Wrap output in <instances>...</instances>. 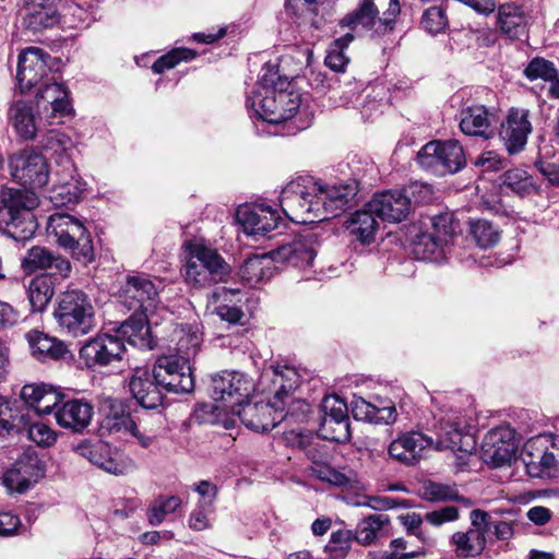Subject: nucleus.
<instances>
[{
  "instance_id": "09e8293b",
  "label": "nucleus",
  "mask_w": 559,
  "mask_h": 559,
  "mask_svg": "<svg viewBox=\"0 0 559 559\" xmlns=\"http://www.w3.org/2000/svg\"><path fill=\"white\" fill-rule=\"evenodd\" d=\"M354 35L350 33L335 39L329 47L328 55L325 57V66L335 72H343L349 62L348 57L344 50L353 41Z\"/></svg>"
},
{
  "instance_id": "a19ab883",
  "label": "nucleus",
  "mask_w": 559,
  "mask_h": 559,
  "mask_svg": "<svg viewBox=\"0 0 559 559\" xmlns=\"http://www.w3.org/2000/svg\"><path fill=\"white\" fill-rule=\"evenodd\" d=\"M91 10V2H62L60 21L70 28L87 27L95 20Z\"/></svg>"
},
{
  "instance_id": "20e7f679",
  "label": "nucleus",
  "mask_w": 559,
  "mask_h": 559,
  "mask_svg": "<svg viewBox=\"0 0 559 559\" xmlns=\"http://www.w3.org/2000/svg\"><path fill=\"white\" fill-rule=\"evenodd\" d=\"M187 248L189 253L181 272L190 287L202 289L227 280L230 266L216 249L197 241L187 243Z\"/></svg>"
},
{
  "instance_id": "58836bf2",
  "label": "nucleus",
  "mask_w": 559,
  "mask_h": 559,
  "mask_svg": "<svg viewBox=\"0 0 559 559\" xmlns=\"http://www.w3.org/2000/svg\"><path fill=\"white\" fill-rule=\"evenodd\" d=\"M136 316L126 320L116 334L120 335L123 340L134 346H146L148 345L147 336L150 334L148 318L151 314H144L141 312H134Z\"/></svg>"
},
{
  "instance_id": "5701e85b",
  "label": "nucleus",
  "mask_w": 559,
  "mask_h": 559,
  "mask_svg": "<svg viewBox=\"0 0 559 559\" xmlns=\"http://www.w3.org/2000/svg\"><path fill=\"white\" fill-rule=\"evenodd\" d=\"M464 421L459 416L441 417L432 449L469 453L474 448V441L472 436L464 433Z\"/></svg>"
},
{
  "instance_id": "dca6fc26",
  "label": "nucleus",
  "mask_w": 559,
  "mask_h": 559,
  "mask_svg": "<svg viewBox=\"0 0 559 559\" xmlns=\"http://www.w3.org/2000/svg\"><path fill=\"white\" fill-rule=\"evenodd\" d=\"M323 417L320 435L323 439L344 443L350 439V425L346 403L336 395L325 396L322 401Z\"/></svg>"
},
{
  "instance_id": "49530a36",
  "label": "nucleus",
  "mask_w": 559,
  "mask_h": 559,
  "mask_svg": "<svg viewBox=\"0 0 559 559\" xmlns=\"http://www.w3.org/2000/svg\"><path fill=\"white\" fill-rule=\"evenodd\" d=\"M445 245L435 235L423 233L413 242V253L417 260H438Z\"/></svg>"
},
{
  "instance_id": "13d9d810",
  "label": "nucleus",
  "mask_w": 559,
  "mask_h": 559,
  "mask_svg": "<svg viewBox=\"0 0 559 559\" xmlns=\"http://www.w3.org/2000/svg\"><path fill=\"white\" fill-rule=\"evenodd\" d=\"M41 145L45 150L64 154V156H61V164H63L66 157L69 158L68 152L74 147V142L68 134L60 131L50 130L45 135Z\"/></svg>"
},
{
  "instance_id": "423d86ee",
  "label": "nucleus",
  "mask_w": 559,
  "mask_h": 559,
  "mask_svg": "<svg viewBox=\"0 0 559 559\" xmlns=\"http://www.w3.org/2000/svg\"><path fill=\"white\" fill-rule=\"evenodd\" d=\"M47 233L60 247L71 250L76 260L91 262L94 259L92 236L76 217L61 212L50 215Z\"/></svg>"
},
{
  "instance_id": "393cba45",
  "label": "nucleus",
  "mask_w": 559,
  "mask_h": 559,
  "mask_svg": "<svg viewBox=\"0 0 559 559\" xmlns=\"http://www.w3.org/2000/svg\"><path fill=\"white\" fill-rule=\"evenodd\" d=\"M433 444V438L420 431H409L390 443L389 454L401 463L414 465L424 456L426 450L432 449Z\"/></svg>"
},
{
  "instance_id": "72a5a7b5",
  "label": "nucleus",
  "mask_w": 559,
  "mask_h": 559,
  "mask_svg": "<svg viewBox=\"0 0 559 559\" xmlns=\"http://www.w3.org/2000/svg\"><path fill=\"white\" fill-rule=\"evenodd\" d=\"M9 119L22 140L32 141L36 138L38 122L31 104L23 99L14 102L9 109Z\"/></svg>"
},
{
  "instance_id": "7ed1b4c3",
  "label": "nucleus",
  "mask_w": 559,
  "mask_h": 559,
  "mask_svg": "<svg viewBox=\"0 0 559 559\" xmlns=\"http://www.w3.org/2000/svg\"><path fill=\"white\" fill-rule=\"evenodd\" d=\"M316 251L312 247L296 241L281 246L267 254L247 258L239 267L238 276L245 285L255 287L272 277L275 263L306 269L312 265Z\"/></svg>"
},
{
  "instance_id": "1a4fd4ad",
  "label": "nucleus",
  "mask_w": 559,
  "mask_h": 559,
  "mask_svg": "<svg viewBox=\"0 0 559 559\" xmlns=\"http://www.w3.org/2000/svg\"><path fill=\"white\" fill-rule=\"evenodd\" d=\"M521 455L531 476H550L559 465V437L542 435L532 438L525 443Z\"/></svg>"
},
{
  "instance_id": "0e129e2a",
  "label": "nucleus",
  "mask_w": 559,
  "mask_h": 559,
  "mask_svg": "<svg viewBox=\"0 0 559 559\" xmlns=\"http://www.w3.org/2000/svg\"><path fill=\"white\" fill-rule=\"evenodd\" d=\"M312 472L318 479L334 486H346L350 481L349 477H347L344 473L336 471L326 464H317L312 468Z\"/></svg>"
},
{
  "instance_id": "cd10ccee",
  "label": "nucleus",
  "mask_w": 559,
  "mask_h": 559,
  "mask_svg": "<svg viewBox=\"0 0 559 559\" xmlns=\"http://www.w3.org/2000/svg\"><path fill=\"white\" fill-rule=\"evenodd\" d=\"M32 356L41 362L66 359L70 350L63 341L50 336L38 330H31L25 334Z\"/></svg>"
},
{
  "instance_id": "c756f323",
  "label": "nucleus",
  "mask_w": 559,
  "mask_h": 559,
  "mask_svg": "<svg viewBox=\"0 0 559 559\" xmlns=\"http://www.w3.org/2000/svg\"><path fill=\"white\" fill-rule=\"evenodd\" d=\"M378 13L379 11L373 2H362L356 11L344 16L340 25L350 29H355L360 25L365 29L372 31L374 35L381 36L388 33L390 21L379 20Z\"/></svg>"
},
{
  "instance_id": "ddd939ff",
  "label": "nucleus",
  "mask_w": 559,
  "mask_h": 559,
  "mask_svg": "<svg viewBox=\"0 0 559 559\" xmlns=\"http://www.w3.org/2000/svg\"><path fill=\"white\" fill-rule=\"evenodd\" d=\"M155 378L163 390L174 393H189L194 388L190 364L185 357L164 356L157 359Z\"/></svg>"
},
{
  "instance_id": "ea45409f",
  "label": "nucleus",
  "mask_w": 559,
  "mask_h": 559,
  "mask_svg": "<svg viewBox=\"0 0 559 559\" xmlns=\"http://www.w3.org/2000/svg\"><path fill=\"white\" fill-rule=\"evenodd\" d=\"M37 103H47L55 115L66 116L71 111L68 92L60 83H45L36 94Z\"/></svg>"
},
{
  "instance_id": "c9c22d12",
  "label": "nucleus",
  "mask_w": 559,
  "mask_h": 559,
  "mask_svg": "<svg viewBox=\"0 0 559 559\" xmlns=\"http://www.w3.org/2000/svg\"><path fill=\"white\" fill-rule=\"evenodd\" d=\"M390 526V518L383 513H374L361 519L355 530V540L362 545L369 546L378 538L388 534Z\"/></svg>"
},
{
  "instance_id": "603ef678",
  "label": "nucleus",
  "mask_w": 559,
  "mask_h": 559,
  "mask_svg": "<svg viewBox=\"0 0 559 559\" xmlns=\"http://www.w3.org/2000/svg\"><path fill=\"white\" fill-rule=\"evenodd\" d=\"M289 81L278 73L277 64L265 63L253 91L286 90Z\"/></svg>"
},
{
  "instance_id": "4d7b16f0",
  "label": "nucleus",
  "mask_w": 559,
  "mask_h": 559,
  "mask_svg": "<svg viewBox=\"0 0 559 559\" xmlns=\"http://www.w3.org/2000/svg\"><path fill=\"white\" fill-rule=\"evenodd\" d=\"M524 75L530 81L540 79L544 81L554 82L557 79L558 73L552 62L544 58L536 57L532 59L525 68Z\"/></svg>"
},
{
  "instance_id": "338daca9",
  "label": "nucleus",
  "mask_w": 559,
  "mask_h": 559,
  "mask_svg": "<svg viewBox=\"0 0 559 559\" xmlns=\"http://www.w3.org/2000/svg\"><path fill=\"white\" fill-rule=\"evenodd\" d=\"M28 439L41 447H50L55 443L57 435L43 423L33 424L27 431Z\"/></svg>"
},
{
  "instance_id": "f03ea898",
  "label": "nucleus",
  "mask_w": 559,
  "mask_h": 559,
  "mask_svg": "<svg viewBox=\"0 0 559 559\" xmlns=\"http://www.w3.org/2000/svg\"><path fill=\"white\" fill-rule=\"evenodd\" d=\"M357 191L355 180L324 187L310 177H299L283 188L280 203L290 221L297 224H311L338 216Z\"/></svg>"
},
{
  "instance_id": "a211bd4d",
  "label": "nucleus",
  "mask_w": 559,
  "mask_h": 559,
  "mask_svg": "<svg viewBox=\"0 0 559 559\" xmlns=\"http://www.w3.org/2000/svg\"><path fill=\"white\" fill-rule=\"evenodd\" d=\"M50 56L38 47H28L19 56L16 80L21 93L31 91L48 76Z\"/></svg>"
},
{
  "instance_id": "a878e982",
  "label": "nucleus",
  "mask_w": 559,
  "mask_h": 559,
  "mask_svg": "<svg viewBox=\"0 0 559 559\" xmlns=\"http://www.w3.org/2000/svg\"><path fill=\"white\" fill-rule=\"evenodd\" d=\"M370 211L382 221L397 223L405 219L409 214L408 201L400 190H389L376 194L368 203Z\"/></svg>"
},
{
  "instance_id": "f257e3e1",
  "label": "nucleus",
  "mask_w": 559,
  "mask_h": 559,
  "mask_svg": "<svg viewBox=\"0 0 559 559\" xmlns=\"http://www.w3.org/2000/svg\"><path fill=\"white\" fill-rule=\"evenodd\" d=\"M8 170L13 182L24 189L4 187L0 200V231L16 241L33 237L36 222L32 211L39 204L35 189L50 180L47 158L34 147H24L8 155Z\"/></svg>"
},
{
  "instance_id": "f704fd0d",
  "label": "nucleus",
  "mask_w": 559,
  "mask_h": 559,
  "mask_svg": "<svg viewBox=\"0 0 559 559\" xmlns=\"http://www.w3.org/2000/svg\"><path fill=\"white\" fill-rule=\"evenodd\" d=\"M376 217V213L366 205L364 210L353 213L344 222V226L356 240L362 245H370L374 241L379 228Z\"/></svg>"
},
{
  "instance_id": "412c9836",
  "label": "nucleus",
  "mask_w": 559,
  "mask_h": 559,
  "mask_svg": "<svg viewBox=\"0 0 559 559\" xmlns=\"http://www.w3.org/2000/svg\"><path fill=\"white\" fill-rule=\"evenodd\" d=\"M129 391L136 403L145 409H156L163 405L162 384L155 378V369L136 367L129 378Z\"/></svg>"
},
{
  "instance_id": "6e6d98bb",
  "label": "nucleus",
  "mask_w": 559,
  "mask_h": 559,
  "mask_svg": "<svg viewBox=\"0 0 559 559\" xmlns=\"http://www.w3.org/2000/svg\"><path fill=\"white\" fill-rule=\"evenodd\" d=\"M503 185L522 197L534 190L532 177L525 170L519 168L510 169L503 174Z\"/></svg>"
},
{
  "instance_id": "9d476101",
  "label": "nucleus",
  "mask_w": 559,
  "mask_h": 559,
  "mask_svg": "<svg viewBox=\"0 0 559 559\" xmlns=\"http://www.w3.org/2000/svg\"><path fill=\"white\" fill-rule=\"evenodd\" d=\"M119 298L129 310L144 314H153L159 302L157 287L151 277L143 273L127 276Z\"/></svg>"
},
{
  "instance_id": "774afa93",
  "label": "nucleus",
  "mask_w": 559,
  "mask_h": 559,
  "mask_svg": "<svg viewBox=\"0 0 559 559\" xmlns=\"http://www.w3.org/2000/svg\"><path fill=\"white\" fill-rule=\"evenodd\" d=\"M40 402L36 408L39 414H51L56 417V409L63 403L62 394L58 393L51 385H48L45 394L41 395Z\"/></svg>"
},
{
  "instance_id": "a18cd8bd",
  "label": "nucleus",
  "mask_w": 559,
  "mask_h": 559,
  "mask_svg": "<svg viewBox=\"0 0 559 559\" xmlns=\"http://www.w3.org/2000/svg\"><path fill=\"white\" fill-rule=\"evenodd\" d=\"M60 167V169L52 173V178L56 182L64 186V188L73 194V198L79 200L85 189V182L81 180L70 158L66 157L64 163L61 164Z\"/></svg>"
},
{
  "instance_id": "39448f33",
  "label": "nucleus",
  "mask_w": 559,
  "mask_h": 559,
  "mask_svg": "<svg viewBox=\"0 0 559 559\" xmlns=\"http://www.w3.org/2000/svg\"><path fill=\"white\" fill-rule=\"evenodd\" d=\"M53 316L59 328L74 337L86 335L96 324L92 301L79 289L67 290L58 297Z\"/></svg>"
},
{
  "instance_id": "bb28decb",
  "label": "nucleus",
  "mask_w": 559,
  "mask_h": 559,
  "mask_svg": "<svg viewBox=\"0 0 559 559\" xmlns=\"http://www.w3.org/2000/svg\"><path fill=\"white\" fill-rule=\"evenodd\" d=\"M93 406L80 399L63 401L56 409V423L72 432L83 431L93 417Z\"/></svg>"
},
{
  "instance_id": "b1692460",
  "label": "nucleus",
  "mask_w": 559,
  "mask_h": 559,
  "mask_svg": "<svg viewBox=\"0 0 559 559\" xmlns=\"http://www.w3.org/2000/svg\"><path fill=\"white\" fill-rule=\"evenodd\" d=\"M40 461L34 451H25L4 474L3 481L9 490L26 491L43 476Z\"/></svg>"
},
{
  "instance_id": "e433bc0d",
  "label": "nucleus",
  "mask_w": 559,
  "mask_h": 559,
  "mask_svg": "<svg viewBox=\"0 0 559 559\" xmlns=\"http://www.w3.org/2000/svg\"><path fill=\"white\" fill-rule=\"evenodd\" d=\"M450 544L459 559L475 558L484 551L486 537L478 530H467L454 533Z\"/></svg>"
},
{
  "instance_id": "2eb2a0df",
  "label": "nucleus",
  "mask_w": 559,
  "mask_h": 559,
  "mask_svg": "<svg viewBox=\"0 0 559 559\" xmlns=\"http://www.w3.org/2000/svg\"><path fill=\"white\" fill-rule=\"evenodd\" d=\"M75 452L109 474L124 475L134 468L131 459L114 451L104 441H83L75 447Z\"/></svg>"
},
{
  "instance_id": "3c124183",
  "label": "nucleus",
  "mask_w": 559,
  "mask_h": 559,
  "mask_svg": "<svg viewBox=\"0 0 559 559\" xmlns=\"http://www.w3.org/2000/svg\"><path fill=\"white\" fill-rule=\"evenodd\" d=\"M421 496L428 501H447V500H462L460 498L455 485L441 484L436 481H427L421 487Z\"/></svg>"
},
{
  "instance_id": "c85d7f7f",
  "label": "nucleus",
  "mask_w": 559,
  "mask_h": 559,
  "mask_svg": "<svg viewBox=\"0 0 559 559\" xmlns=\"http://www.w3.org/2000/svg\"><path fill=\"white\" fill-rule=\"evenodd\" d=\"M22 266L27 272L50 270L62 277H67L71 271V264L67 259L53 254L45 247L31 248L22 261Z\"/></svg>"
},
{
  "instance_id": "4be33fe9",
  "label": "nucleus",
  "mask_w": 559,
  "mask_h": 559,
  "mask_svg": "<svg viewBox=\"0 0 559 559\" xmlns=\"http://www.w3.org/2000/svg\"><path fill=\"white\" fill-rule=\"evenodd\" d=\"M236 217L243 231L254 237L266 236L278 226L281 221L277 212L265 204L239 206Z\"/></svg>"
},
{
  "instance_id": "79ce46f5",
  "label": "nucleus",
  "mask_w": 559,
  "mask_h": 559,
  "mask_svg": "<svg viewBox=\"0 0 559 559\" xmlns=\"http://www.w3.org/2000/svg\"><path fill=\"white\" fill-rule=\"evenodd\" d=\"M28 300L34 312L45 310L53 296V283L49 276L41 275L29 282Z\"/></svg>"
},
{
  "instance_id": "052dcab7",
  "label": "nucleus",
  "mask_w": 559,
  "mask_h": 559,
  "mask_svg": "<svg viewBox=\"0 0 559 559\" xmlns=\"http://www.w3.org/2000/svg\"><path fill=\"white\" fill-rule=\"evenodd\" d=\"M400 191L406 197L409 211L415 205L429 202L433 194L431 186L419 181L412 182Z\"/></svg>"
},
{
  "instance_id": "f3484780",
  "label": "nucleus",
  "mask_w": 559,
  "mask_h": 559,
  "mask_svg": "<svg viewBox=\"0 0 559 559\" xmlns=\"http://www.w3.org/2000/svg\"><path fill=\"white\" fill-rule=\"evenodd\" d=\"M233 414H237L248 429L255 432H267L284 420L288 412L285 413V408L274 402H243Z\"/></svg>"
},
{
  "instance_id": "864d4df0",
  "label": "nucleus",
  "mask_w": 559,
  "mask_h": 559,
  "mask_svg": "<svg viewBox=\"0 0 559 559\" xmlns=\"http://www.w3.org/2000/svg\"><path fill=\"white\" fill-rule=\"evenodd\" d=\"M355 539V532L338 530L331 534L330 540L325 546L331 559H344L350 549L352 542Z\"/></svg>"
},
{
  "instance_id": "6e6552de",
  "label": "nucleus",
  "mask_w": 559,
  "mask_h": 559,
  "mask_svg": "<svg viewBox=\"0 0 559 559\" xmlns=\"http://www.w3.org/2000/svg\"><path fill=\"white\" fill-rule=\"evenodd\" d=\"M417 162L440 175L455 174L466 164L463 147L456 140L428 142L417 153Z\"/></svg>"
},
{
  "instance_id": "de8ad7c7",
  "label": "nucleus",
  "mask_w": 559,
  "mask_h": 559,
  "mask_svg": "<svg viewBox=\"0 0 559 559\" xmlns=\"http://www.w3.org/2000/svg\"><path fill=\"white\" fill-rule=\"evenodd\" d=\"M182 501L178 496H159L147 509V521L152 526L163 523L168 514L180 508Z\"/></svg>"
},
{
  "instance_id": "680f3d73",
  "label": "nucleus",
  "mask_w": 559,
  "mask_h": 559,
  "mask_svg": "<svg viewBox=\"0 0 559 559\" xmlns=\"http://www.w3.org/2000/svg\"><path fill=\"white\" fill-rule=\"evenodd\" d=\"M421 24L430 34H438L448 26V17L442 5H433L424 12Z\"/></svg>"
},
{
  "instance_id": "2f4dec72",
  "label": "nucleus",
  "mask_w": 559,
  "mask_h": 559,
  "mask_svg": "<svg viewBox=\"0 0 559 559\" xmlns=\"http://www.w3.org/2000/svg\"><path fill=\"white\" fill-rule=\"evenodd\" d=\"M163 423L164 417L160 412L145 413L138 416L136 420L128 419L124 423V429L136 439L142 448L148 449L156 442Z\"/></svg>"
},
{
  "instance_id": "8fccbe9b",
  "label": "nucleus",
  "mask_w": 559,
  "mask_h": 559,
  "mask_svg": "<svg viewBox=\"0 0 559 559\" xmlns=\"http://www.w3.org/2000/svg\"><path fill=\"white\" fill-rule=\"evenodd\" d=\"M469 234L480 248L495 246L500 238V233L490 222L477 219L469 222Z\"/></svg>"
},
{
  "instance_id": "4468645a",
  "label": "nucleus",
  "mask_w": 559,
  "mask_h": 559,
  "mask_svg": "<svg viewBox=\"0 0 559 559\" xmlns=\"http://www.w3.org/2000/svg\"><path fill=\"white\" fill-rule=\"evenodd\" d=\"M452 106L460 105L457 119L461 131L469 136L490 139L493 136L496 117L484 105L465 102L461 93L455 94Z\"/></svg>"
},
{
  "instance_id": "6ab92c4d",
  "label": "nucleus",
  "mask_w": 559,
  "mask_h": 559,
  "mask_svg": "<svg viewBox=\"0 0 559 559\" xmlns=\"http://www.w3.org/2000/svg\"><path fill=\"white\" fill-rule=\"evenodd\" d=\"M530 110L526 108H511L500 124L499 136L509 154L522 152L532 133Z\"/></svg>"
},
{
  "instance_id": "aec40b11",
  "label": "nucleus",
  "mask_w": 559,
  "mask_h": 559,
  "mask_svg": "<svg viewBox=\"0 0 559 559\" xmlns=\"http://www.w3.org/2000/svg\"><path fill=\"white\" fill-rule=\"evenodd\" d=\"M483 457L493 466L510 463L518 450L515 431L509 426L491 429L484 438Z\"/></svg>"
},
{
  "instance_id": "e2e57ef3",
  "label": "nucleus",
  "mask_w": 559,
  "mask_h": 559,
  "mask_svg": "<svg viewBox=\"0 0 559 559\" xmlns=\"http://www.w3.org/2000/svg\"><path fill=\"white\" fill-rule=\"evenodd\" d=\"M212 512V500H202L189 516V527L193 531H204L211 526L209 515Z\"/></svg>"
},
{
  "instance_id": "37998d69",
  "label": "nucleus",
  "mask_w": 559,
  "mask_h": 559,
  "mask_svg": "<svg viewBox=\"0 0 559 559\" xmlns=\"http://www.w3.org/2000/svg\"><path fill=\"white\" fill-rule=\"evenodd\" d=\"M237 295H240L238 289H227L225 287H222L212 294L213 302H221L215 308V313L223 321H227L230 324L241 323L245 316L243 311L239 307L227 304V301H231L229 297Z\"/></svg>"
},
{
  "instance_id": "f8f14e48",
  "label": "nucleus",
  "mask_w": 559,
  "mask_h": 559,
  "mask_svg": "<svg viewBox=\"0 0 559 559\" xmlns=\"http://www.w3.org/2000/svg\"><path fill=\"white\" fill-rule=\"evenodd\" d=\"M253 391V382L245 373L223 371L212 377V397L225 403L230 413L241 405Z\"/></svg>"
},
{
  "instance_id": "0eeeda50",
  "label": "nucleus",
  "mask_w": 559,
  "mask_h": 559,
  "mask_svg": "<svg viewBox=\"0 0 559 559\" xmlns=\"http://www.w3.org/2000/svg\"><path fill=\"white\" fill-rule=\"evenodd\" d=\"M301 104L300 94L286 90L253 91L247 98V107L258 119L282 123L293 118Z\"/></svg>"
},
{
  "instance_id": "bf43d9fd",
  "label": "nucleus",
  "mask_w": 559,
  "mask_h": 559,
  "mask_svg": "<svg viewBox=\"0 0 559 559\" xmlns=\"http://www.w3.org/2000/svg\"><path fill=\"white\" fill-rule=\"evenodd\" d=\"M431 222L433 228L432 235L438 237L444 243H448L455 235L457 222L454 219V215L452 213L436 215Z\"/></svg>"
},
{
  "instance_id": "c03bdc74",
  "label": "nucleus",
  "mask_w": 559,
  "mask_h": 559,
  "mask_svg": "<svg viewBox=\"0 0 559 559\" xmlns=\"http://www.w3.org/2000/svg\"><path fill=\"white\" fill-rule=\"evenodd\" d=\"M176 334L178 335V357H185L189 362V360L194 357L200 349L202 334L197 328L190 324L180 325V328L176 330Z\"/></svg>"
},
{
  "instance_id": "7c9ffc66",
  "label": "nucleus",
  "mask_w": 559,
  "mask_h": 559,
  "mask_svg": "<svg viewBox=\"0 0 559 559\" xmlns=\"http://www.w3.org/2000/svg\"><path fill=\"white\" fill-rule=\"evenodd\" d=\"M262 377L271 380V391L274 393L273 402L280 407L286 405L290 393L294 392L299 384L298 372L295 368L288 366L271 367Z\"/></svg>"
},
{
  "instance_id": "9b49d317",
  "label": "nucleus",
  "mask_w": 559,
  "mask_h": 559,
  "mask_svg": "<svg viewBox=\"0 0 559 559\" xmlns=\"http://www.w3.org/2000/svg\"><path fill=\"white\" fill-rule=\"evenodd\" d=\"M124 353L126 345L120 335L100 333L81 347L79 357L87 368L94 369L122 360Z\"/></svg>"
},
{
  "instance_id": "4c0bfd02",
  "label": "nucleus",
  "mask_w": 559,
  "mask_h": 559,
  "mask_svg": "<svg viewBox=\"0 0 559 559\" xmlns=\"http://www.w3.org/2000/svg\"><path fill=\"white\" fill-rule=\"evenodd\" d=\"M498 24L511 38H519L525 33L526 15L515 2H504L498 8Z\"/></svg>"
},
{
  "instance_id": "473e14b6",
  "label": "nucleus",
  "mask_w": 559,
  "mask_h": 559,
  "mask_svg": "<svg viewBox=\"0 0 559 559\" xmlns=\"http://www.w3.org/2000/svg\"><path fill=\"white\" fill-rule=\"evenodd\" d=\"M23 24L34 32L51 27L60 22L55 2H25Z\"/></svg>"
},
{
  "instance_id": "5fc2aeb1",
  "label": "nucleus",
  "mask_w": 559,
  "mask_h": 559,
  "mask_svg": "<svg viewBox=\"0 0 559 559\" xmlns=\"http://www.w3.org/2000/svg\"><path fill=\"white\" fill-rule=\"evenodd\" d=\"M197 57V52L189 48H175L168 53L159 57L152 66V70L156 74H160L166 70L175 68L180 61H191Z\"/></svg>"
},
{
  "instance_id": "69168bd1",
  "label": "nucleus",
  "mask_w": 559,
  "mask_h": 559,
  "mask_svg": "<svg viewBox=\"0 0 559 559\" xmlns=\"http://www.w3.org/2000/svg\"><path fill=\"white\" fill-rule=\"evenodd\" d=\"M389 547L379 559H413L421 554L419 550L407 551V542L402 537L392 539Z\"/></svg>"
}]
</instances>
